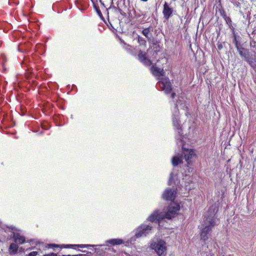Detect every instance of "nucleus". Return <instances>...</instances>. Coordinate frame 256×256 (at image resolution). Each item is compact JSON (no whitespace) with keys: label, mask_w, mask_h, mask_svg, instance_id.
<instances>
[{"label":"nucleus","mask_w":256,"mask_h":256,"mask_svg":"<svg viewBox=\"0 0 256 256\" xmlns=\"http://www.w3.org/2000/svg\"><path fill=\"white\" fill-rule=\"evenodd\" d=\"M184 129H176V144L178 148L182 150L183 158H184L188 166H191L193 160L196 158V151L193 149L186 148H184V144L186 142V140L189 139L187 136V130L184 131Z\"/></svg>","instance_id":"f03ea898"},{"label":"nucleus","mask_w":256,"mask_h":256,"mask_svg":"<svg viewBox=\"0 0 256 256\" xmlns=\"http://www.w3.org/2000/svg\"><path fill=\"white\" fill-rule=\"evenodd\" d=\"M139 60L146 66H150L152 64L151 61L146 56V54L140 50L138 54Z\"/></svg>","instance_id":"f8f14e48"},{"label":"nucleus","mask_w":256,"mask_h":256,"mask_svg":"<svg viewBox=\"0 0 256 256\" xmlns=\"http://www.w3.org/2000/svg\"><path fill=\"white\" fill-rule=\"evenodd\" d=\"M38 254V252L34 251V252H30V254H28V256H36Z\"/></svg>","instance_id":"393cba45"},{"label":"nucleus","mask_w":256,"mask_h":256,"mask_svg":"<svg viewBox=\"0 0 256 256\" xmlns=\"http://www.w3.org/2000/svg\"><path fill=\"white\" fill-rule=\"evenodd\" d=\"M176 191L174 188H167L162 194V198L167 201H173L176 197Z\"/></svg>","instance_id":"6e6552de"},{"label":"nucleus","mask_w":256,"mask_h":256,"mask_svg":"<svg viewBox=\"0 0 256 256\" xmlns=\"http://www.w3.org/2000/svg\"><path fill=\"white\" fill-rule=\"evenodd\" d=\"M138 42L140 46H146V40L140 36H138Z\"/></svg>","instance_id":"4be33fe9"},{"label":"nucleus","mask_w":256,"mask_h":256,"mask_svg":"<svg viewBox=\"0 0 256 256\" xmlns=\"http://www.w3.org/2000/svg\"><path fill=\"white\" fill-rule=\"evenodd\" d=\"M180 210V206L178 204L171 203L168 206L166 212L156 210L150 215L146 220L152 222L159 223L164 218L171 220L176 216Z\"/></svg>","instance_id":"7ed1b4c3"},{"label":"nucleus","mask_w":256,"mask_h":256,"mask_svg":"<svg viewBox=\"0 0 256 256\" xmlns=\"http://www.w3.org/2000/svg\"><path fill=\"white\" fill-rule=\"evenodd\" d=\"M142 34L146 36V38H147L148 41H150L152 40V34H150V32H149L146 28H144L142 31Z\"/></svg>","instance_id":"aec40b11"},{"label":"nucleus","mask_w":256,"mask_h":256,"mask_svg":"<svg viewBox=\"0 0 256 256\" xmlns=\"http://www.w3.org/2000/svg\"><path fill=\"white\" fill-rule=\"evenodd\" d=\"M98 250H97L96 253L98 254Z\"/></svg>","instance_id":"58836bf2"},{"label":"nucleus","mask_w":256,"mask_h":256,"mask_svg":"<svg viewBox=\"0 0 256 256\" xmlns=\"http://www.w3.org/2000/svg\"><path fill=\"white\" fill-rule=\"evenodd\" d=\"M176 96V94H175V93H174V92H172V94H171V97H172V98H174V96Z\"/></svg>","instance_id":"f704fd0d"},{"label":"nucleus","mask_w":256,"mask_h":256,"mask_svg":"<svg viewBox=\"0 0 256 256\" xmlns=\"http://www.w3.org/2000/svg\"><path fill=\"white\" fill-rule=\"evenodd\" d=\"M121 42L124 44L123 48L126 50V51L132 54V52L133 50V48L132 46H130V45H127L124 40H120Z\"/></svg>","instance_id":"412c9836"},{"label":"nucleus","mask_w":256,"mask_h":256,"mask_svg":"<svg viewBox=\"0 0 256 256\" xmlns=\"http://www.w3.org/2000/svg\"><path fill=\"white\" fill-rule=\"evenodd\" d=\"M150 70L152 74L156 76H163L164 74L163 69L154 66L150 68Z\"/></svg>","instance_id":"4468645a"},{"label":"nucleus","mask_w":256,"mask_h":256,"mask_svg":"<svg viewBox=\"0 0 256 256\" xmlns=\"http://www.w3.org/2000/svg\"><path fill=\"white\" fill-rule=\"evenodd\" d=\"M141 1H142V2H147L148 0H140Z\"/></svg>","instance_id":"c9c22d12"},{"label":"nucleus","mask_w":256,"mask_h":256,"mask_svg":"<svg viewBox=\"0 0 256 256\" xmlns=\"http://www.w3.org/2000/svg\"><path fill=\"white\" fill-rule=\"evenodd\" d=\"M8 228L14 230L12 234V240L18 244H22L26 242V238L20 232V230L17 229L15 226H6Z\"/></svg>","instance_id":"423d86ee"},{"label":"nucleus","mask_w":256,"mask_h":256,"mask_svg":"<svg viewBox=\"0 0 256 256\" xmlns=\"http://www.w3.org/2000/svg\"><path fill=\"white\" fill-rule=\"evenodd\" d=\"M166 243L162 240L159 239L151 242L150 246L158 256H166Z\"/></svg>","instance_id":"39448f33"},{"label":"nucleus","mask_w":256,"mask_h":256,"mask_svg":"<svg viewBox=\"0 0 256 256\" xmlns=\"http://www.w3.org/2000/svg\"><path fill=\"white\" fill-rule=\"evenodd\" d=\"M234 5L236 6V7H239L240 8V4L239 2H236Z\"/></svg>","instance_id":"473e14b6"},{"label":"nucleus","mask_w":256,"mask_h":256,"mask_svg":"<svg viewBox=\"0 0 256 256\" xmlns=\"http://www.w3.org/2000/svg\"><path fill=\"white\" fill-rule=\"evenodd\" d=\"M173 11V8L169 6V4L167 2H165L164 4V8L162 10L164 18L168 20L172 16Z\"/></svg>","instance_id":"9b49d317"},{"label":"nucleus","mask_w":256,"mask_h":256,"mask_svg":"<svg viewBox=\"0 0 256 256\" xmlns=\"http://www.w3.org/2000/svg\"><path fill=\"white\" fill-rule=\"evenodd\" d=\"M76 245L77 244H68L66 246L65 248H75L76 247Z\"/></svg>","instance_id":"a878e982"},{"label":"nucleus","mask_w":256,"mask_h":256,"mask_svg":"<svg viewBox=\"0 0 256 256\" xmlns=\"http://www.w3.org/2000/svg\"><path fill=\"white\" fill-rule=\"evenodd\" d=\"M190 169H191L190 168H188V172H190Z\"/></svg>","instance_id":"4c0bfd02"},{"label":"nucleus","mask_w":256,"mask_h":256,"mask_svg":"<svg viewBox=\"0 0 256 256\" xmlns=\"http://www.w3.org/2000/svg\"><path fill=\"white\" fill-rule=\"evenodd\" d=\"M83 254H76V255H70V254H68V255H62V256H82Z\"/></svg>","instance_id":"c756f323"},{"label":"nucleus","mask_w":256,"mask_h":256,"mask_svg":"<svg viewBox=\"0 0 256 256\" xmlns=\"http://www.w3.org/2000/svg\"><path fill=\"white\" fill-rule=\"evenodd\" d=\"M252 66H253V62L250 60V58H249V62H247Z\"/></svg>","instance_id":"2f4dec72"},{"label":"nucleus","mask_w":256,"mask_h":256,"mask_svg":"<svg viewBox=\"0 0 256 256\" xmlns=\"http://www.w3.org/2000/svg\"><path fill=\"white\" fill-rule=\"evenodd\" d=\"M179 111L178 108V104H174V110L172 111V122L176 128H180L179 122Z\"/></svg>","instance_id":"9d476101"},{"label":"nucleus","mask_w":256,"mask_h":256,"mask_svg":"<svg viewBox=\"0 0 256 256\" xmlns=\"http://www.w3.org/2000/svg\"><path fill=\"white\" fill-rule=\"evenodd\" d=\"M153 226L152 224L144 223L138 226L134 230V235L128 240V242L134 244L137 238L147 236L152 234Z\"/></svg>","instance_id":"20e7f679"},{"label":"nucleus","mask_w":256,"mask_h":256,"mask_svg":"<svg viewBox=\"0 0 256 256\" xmlns=\"http://www.w3.org/2000/svg\"><path fill=\"white\" fill-rule=\"evenodd\" d=\"M103 246V245H100L99 246Z\"/></svg>","instance_id":"ea45409f"},{"label":"nucleus","mask_w":256,"mask_h":256,"mask_svg":"<svg viewBox=\"0 0 256 256\" xmlns=\"http://www.w3.org/2000/svg\"><path fill=\"white\" fill-rule=\"evenodd\" d=\"M158 81L156 84V87L160 88L161 90H164L166 94L170 93L172 91V86L168 78H158Z\"/></svg>","instance_id":"0eeeda50"},{"label":"nucleus","mask_w":256,"mask_h":256,"mask_svg":"<svg viewBox=\"0 0 256 256\" xmlns=\"http://www.w3.org/2000/svg\"><path fill=\"white\" fill-rule=\"evenodd\" d=\"M182 154L175 156L172 159V163L174 166H178L179 164L182 163Z\"/></svg>","instance_id":"2eb2a0df"},{"label":"nucleus","mask_w":256,"mask_h":256,"mask_svg":"<svg viewBox=\"0 0 256 256\" xmlns=\"http://www.w3.org/2000/svg\"><path fill=\"white\" fill-rule=\"evenodd\" d=\"M220 14L224 20H226L227 16L224 10H220Z\"/></svg>","instance_id":"b1692460"},{"label":"nucleus","mask_w":256,"mask_h":256,"mask_svg":"<svg viewBox=\"0 0 256 256\" xmlns=\"http://www.w3.org/2000/svg\"><path fill=\"white\" fill-rule=\"evenodd\" d=\"M112 3H113V2H112Z\"/></svg>","instance_id":"a19ab883"},{"label":"nucleus","mask_w":256,"mask_h":256,"mask_svg":"<svg viewBox=\"0 0 256 256\" xmlns=\"http://www.w3.org/2000/svg\"><path fill=\"white\" fill-rule=\"evenodd\" d=\"M233 40L232 42L234 44L236 50L238 49V48H240L242 47L241 46L240 40V36H237L235 32H233Z\"/></svg>","instance_id":"f3484780"},{"label":"nucleus","mask_w":256,"mask_h":256,"mask_svg":"<svg viewBox=\"0 0 256 256\" xmlns=\"http://www.w3.org/2000/svg\"><path fill=\"white\" fill-rule=\"evenodd\" d=\"M218 210L216 204H213L210 207L204 216L202 224L204 228L200 234V239L204 242L208 239L214 227L219 224L220 220L216 216Z\"/></svg>","instance_id":"f257e3e1"},{"label":"nucleus","mask_w":256,"mask_h":256,"mask_svg":"<svg viewBox=\"0 0 256 256\" xmlns=\"http://www.w3.org/2000/svg\"><path fill=\"white\" fill-rule=\"evenodd\" d=\"M54 246H56V247H58V245H56V244H54Z\"/></svg>","instance_id":"e433bc0d"},{"label":"nucleus","mask_w":256,"mask_h":256,"mask_svg":"<svg viewBox=\"0 0 256 256\" xmlns=\"http://www.w3.org/2000/svg\"><path fill=\"white\" fill-rule=\"evenodd\" d=\"M149 32H152L154 30V28L152 26H150L148 28H146Z\"/></svg>","instance_id":"cd10ccee"},{"label":"nucleus","mask_w":256,"mask_h":256,"mask_svg":"<svg viewBox=\"0 0 256 256\" xmlns=\"http://www.w3.org/2000/svg\"><path fill=\"white\" fill-rule=\"evenodd\" d=\"M218 50H220L222 48V44H218Z\"/></svg>","instance_id":"7c9ffc66"},{"label":"nucleus","mask_w":256,"mask_h":256,"mask_svg":"<svg viewBox=\"0 0 256 256\" xmlns=\"http://www.w3.org/2000/svg\"><path fill=\"white\" fill-rule=\"evenodd\" d=\"M2 133H6L8 134H11V135H14L15 134L14 132H8L6 131H3L2 132Z\"/></svg>","instance_id":"c85d7f7f"},{"label":"nucleus","mask_w":256,"mask_h":256,"mask_svg":"<svg viewBox=\"0 0 256 256\" xmlns=\"http://www.w3.org/2000/svg\"><path fill=\"white\" fill-rule=\"evenodd\" d=\"M128 6V1L126 2V0H120L117 4V8L122 15L125 16L126 12H130Z\"/></svg>","instance_id":"1a4fd4ad"},{"label":"nucleus","mask_w":256,"mask_h":256,"mask_svg":"<svg viewBox=\"0 0 256 256\" xmlns=\"http://www.w3.org/2000/svg\"><path fill=\"white\" fill-rule=\"evenodd\" d=\"M225 20L226 21V22L228 23V22H231V20H230V18L227 16L226 18V20Z\"/></svg>","instance_id":"72a5a7b5"},{"label":"nucleus","mask_w":256,"mask_h":256,"mask_svg":"<svg viewBox=\"0 0 256 256\" xmlns=\"http://www.w3.org/2000/svg\"><path fill=\"white\" fill-rule=\"evenodd\" d=\"M30 130L28 132L32 134V136H40L44 134L43 131L40 130V129H30Z\"/></svg>","instance_id":"6ab92c4d"},{"label":"nucleus","mask_w":256,"mask_h":256,"mask_svg":"<svg viewBox=\"0 0 256 256\" xmlns=\"http://www.w3.org/2000/svg\"><path fill=\"white\" fill-rule=\"evenodd\" d=\"M106 242V244H110L112 246L120 245L124 244V241L120 238H112L107 240Z\"/></svg>","instance_id":"dca6fc26"},{"label":"nucleus","mask_w":256,"mask_h":256,"mask_svg":"<svg viewBox=\"0 0 256 256\" xmlns=\"http://www.w3.org/2000/svg\"><path fill=\"white\" fill-rule=\"evenodd\" d=\"M96 246H98V245H96ZM96 246V245H92V244H77L76 247L80 248H89L90 247H94Z\"/></svg>","instance_id":"5701e85b"},{"label":"nucleus","mask_w":256,"mask_h":256,"mask_svg":"<svg viewBox=\"0 0 256 256\" xmlns=\"http://www.w3.org/2000/svg\"><path fill=\"white\" fill-rule=\"evenodd\" d=\"M172 174H173V173L172 172H171L170 174V179H169V180H168V184L170 185L173 180V178H172Z\"/></svg>","instance_id":"bb28decb"},{"label":"nucleus","mask_w":256,"mask_h":256,"mask_svg":"<svg viewBox=\"0 0 256 256\" xmlns=\"http://www.w3.org/2000/svg\"><path fill=\"white\" fill-rule=\"evenodd\" d=\"M18 246V244L14 243H12L9 247L8 251L10 254H15L17 253Z\"/></svg>","instance_id":"a211bd4d"},{"label":"nucleus","mask_w":256,"mask_h":256,"mask_svg":"<svg viewBox=\"0 0 256 256\" xmlns=\"http://www.w3.org/2000/svg\"><path fill=\"white\" fill-rule=\"evenodd\" d=\"M237 50L238 51L240 55L242 57L244 58V60L246 62H249V52L247 49L242 46L240 48H238Z\"/></svg>","instance_id":"ddd939ff"}]
</instances>
